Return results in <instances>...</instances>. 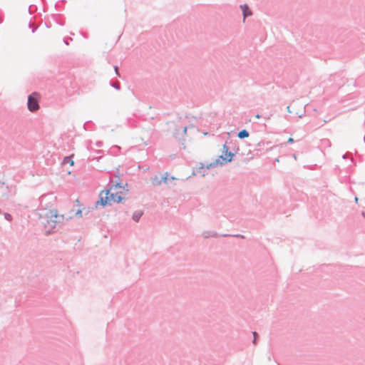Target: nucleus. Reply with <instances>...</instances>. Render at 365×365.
<instances>
[{
  "mask_svg": "<svg viewBox=\"0 0 365 365\" xmlns=\"http://www.w3.org/2000/svg\"><path fill=\"white\" fill-rule=\"evenodd\" d=\"M197 173H200L202 176H205V167L204 164L200 163V166L197 169Z\"/></svg>",
  "mask_w": 365,
  "mask_h": 365,
  "instance_id": "obj_17",
  "label": "nucleus"
},
{
  "mask_svg": "<svg viewBox=\"0 0 365 365\" xmlns=\"http://www.w3.org/2000/svg\"><path fill=\"white\" fill-rule=\"evenodd\" d=\"M4 218L9 222H11L13 220V217L10 213L4 212Z\"/></svg>",
  "mask_w": 365,
  "mask_h": 365,
  "instance_id": "obj_20",
  "label": "nucleus"
},
{
  "mask_svg": "<svg viewBox=\"0 0 365 365\" xmlns=\"http://www.w3.org/2000/svg\"><path fill=\"white\" fill-rule=\"evenodd\" d=\"M75 215L76 217H82V210L78 209L76 213H75Z\"/></svg>",
  "mask_w": 365,
  "mask_h": 365,
  "instance_id": "obj_25",
  "label": "nucleus"
},
{
  "mask_svg": "<svg viewBox=\"0 0 365 365\" xmlns=\"http://www.w3.org/2000/svg\"><path fill=\"white\" fill-rule=\"evenodd\" d=\"M219 165H221V160L220 158H217L215 161L207 165L206 169L213 168Z\"/></svg>",
  "mask_w": 365,
  "mask_h": 365,
  "instance_id": "obj_14",
  "label": "nucleus"
},
{
  "mask_svg": "<svg viewBox=\"0 0 365 365\" xmlns=\"http://www.w3.org/2000/svg\"><path fill=\"white\" fill-rule=\"evenodd\" d=\"M97 154H101V155L97 158V160L99 161V160L103 157V150H98L96 151Z\"/></svg>",
  "mask_w": 365,
  "mask_h": 365,
  "instance_id": "obj_23",
  "label": "nucleus"
},
{
  "mask_svg": "<svg viewBox=\"0 0 365 365\" xmlns=\"http://www.w3.org/2000/svg\"><path fill=\"white\" fill-rule=\"evenodd\" d=\"M114 71H115V74L118 76L120 77V71H119V68H118V66H114Z\"/></svg>",
  "mask_w": 365,
  "mask_h": 365,
  "instance_id": "obj_24",
  "label": "nucleus"
},
{
  "mask_svg": "<svg viewBox=\"0 0 365 365\" xmlns=\"http://www.w3.org/2000/svg\"><path fill=\"white\" fill-rule=\"evenodd\" d=\"M175 180V178L173 176L170 177L168 173H165L163 175L161 180L158 182L157 185L161 184V182H164L167 185L169 184V181Z\"/></svg>",
  "mask_w": 365,
  "mask_h": 365,
  "instance_id": "obj_7",
  "label": "nucleus"
},
{
  "mask_svg": "<svg viewBox=\"0 0 365 365\" xmlns=\"http://www.w3.org/2000/svg\"><path fill=\"white\" fill-rule=\"evenodd\" d=\"M73 41V38L71 37H65L63 38V42L66 45L68 46L69 45V42Z\"/></svg>",
  "mask_w": 365,
  "mask_h": 365,
  "instance_id": "obj_22",
  "label": "nucleus"
},
{
  "mask_svg": "<svg viewBox=\"0 0 365 365\" xmlns=\"http://www.w3.org/2000/svg\"><path fill=\"white\" fill-rule=\"evenodd\" d=\"M61 2H62V3H65V2H66V1H65V0H62V1H61Z\"/></svg>",
  "mask_w": 365,
  "mask_h": 365,
  "instance_id": "obj_43",
  "label": "nucleus"
},
{
  "mask_svg": "<svg viewBox=\"0 0 365 365\" xmlns=\"http://www.w3.org/2000/svg\"><path fill=\"white\" fill-rule=\"evenodd\" d=\"M96 146H97V147L101 148V147H102V146H103V142H102V141H100V140H99V141H97V142L96 143Z\"/></svg>",
  "mask_w": 365,
  "mask_h": 365,
  "instance_id": "obj_28",
  "label": "nucleus"
},
{
  "mask_svg": "<svg viewBox=\"0 0 365 365\" xmlns=\"http://www.w3.org/2000/svg\"><path fill=\"white\" fill-rule=\"evenodd\" d=\"M2 19H1V11H0V23L2 21Z\"/></svg>",
  "mask_w": 365,
  "mask_h": 365,
  "instance_id": "obj_33",
  "label": "nucleus"
},
{
  "mask_svg": "<svg viewBox=\"0 0 365 365\" xmlns=\"http://www.w3.org/2000/svg\"><path fill=\"white\" fill-rule=\"evenodd\" d=\"M55 8L57 10H63V7L61 6V5H60V3L58 1L56 3Z\"/></svg>",
  "mask_w": 365,
  "mask_h": 365,
  "instance_id": "obj_26",
  "label": "nucleus"
},
{
  "mask_svg": "<svg viewBox=\"0 0 365 365\" xmlns=\"http://www.w3.org/2000/svg\"><path fill=\"white\" fill-rule=\"evenodd\" d=\"M261 117H262L261 115H259L258 113L255 115L256 118H260Z\"/></svg>",
  "mask_w": 365,
  "mask_h": 365,
  "instance_id": "obj_32",
  "label": "nucleus"
},
{
  "mask_svg": "<svg viewBox=\"0 0 365 365\" xmlns=\"http://www.w3.org/2000/svg\"><path fill=\"white\" fill-rule=\"evenodd\" d=\"M293 157L294 158V159H297V156L295 154L293 155Z\"/></svg>",
  "mask_w": 365,
  "mask_h": 365,
  "instance_id": "obj_42",
  "label": "nucleus"
},
{
  "mask_svg": "<svg viewBox=\"0 0 365 365\" xmlns=\"http://www.w3.org/2000/svg\"><path fill=\"white\" fill-rule=\"evenodd\" d=\"M270 143H271V142H270V141H267V142H266V143H265L264 141H262H262L259 142V143L257 144V148H255V150H260L262 148V147L264 145V144L269 145Z\"/></svg>",
  "mask_w": 365,
  "mask_h": 365,
  "instance_id": "obj_18",
  "label": "nucleus"
},
{
  "mask_svg": "<svg viewBox=\"0 0 365 365\" xmlns=\"http://www.w3.org/2000/svg\"><path fill=\"white\" fill-rule=\"evenodd\" d=\"M40 94L38 92H33L28 96L27 108L32 113L37 111L39 106Z\"/></svg>",
  "mask_w": 365,
  "mask_h": 365,
  "instance_id": "obj_3",
  "label": "nucleus"
},
{
  "mask_svg": "<svg viewBox=\"0 0 365 365\" xmlns=\"http://www.w3.org/2000/svg\"><path fill=\"white\" fill-rule=\"evenodd\" d=\"M354 200H355V202H358V197H355Z\"/></svg>",
  "mask_w": 365,
  "mask_h": 365,
  "instance_id": "obj_37",
  "label": "nucleus"
},
{
  "mask_svg": "<svg viewBox=\"0 0 365 365\" xmlns=\"http://www.w3.org/2000/svg\"><path fill=\"white\" fill-rule=\"evenodd\" d=\"M235 237H241V238H244V236L243 235H234Z\"/></svg>",
  "mask_w": 365,
  "mask_h": 365,
  "instance_id": "obj_31",
  "label": "nucleus"
},
{
  "mask_svg": "<svg viewBox=\"0 0 365 365\" xmlns=\"http://www.w3.org/2000/svg\"><path fill=\"white\" fill-rule=\"evenodd\" d=\"M41 1H42V3H43L44 5H45V4H46V0H41Z\"/></svg>",
  "mask_w": 365,
  "mask_h": 365,
  "instance_id": "obj_36",
  "label": "nucleus"
},
{
  "mask_svg": "<svg viewBox=\"0 0 365 365\" xmlns=\"http://www.w3.org/2000/svg\"><path fill=\"white\" fill-rule=\"evenodd\" d=\"M114 177L117 178L118 180H116V182L114 183V182L112 180H110L107 187L113 185V187H115V188H124V185L120 181L118 170H117V173L115 174Z\"/></svg>",
  "mask_w": 365,
  "mask_h": 365,
  "instance_id": "obj_5",
  "label": "nucleus"
},
{
  "mask_svg": "<svg viewBox=\"0 0 365 365\" xmlns=\"http://www.w3.org/2000/svg\"><path fill=\"white\" fill-rule=\"evenodd\" d=\"M52 19L60 26L65 25V20L62 19V15L59 14H55L52 15Z\"/></svg>",
  "mask_w": 365,
  "mask_h": 365,
  "instance_id": "obj_8",
  "label": "nucleus"
},
{
  "mask_svg": "<svg viewBox=\"0 0 365 365\" xmlns=\"http://www.w3.org/2000/svg\"><path fill=\"white\" fill-rule=\"evenodd\" d=\"M294 142V140L292 138H289L287 141L286 143H281L279 146L280 147H283V146H286L287 143H293Z\"/></svg>",
  "mask_w": 365,
  "mask_h": 365,
  "instance_id": "obj_21",
  "label": "nucleus"
},
{
  "mask_svg": "<svg viewBox=\"0 0 365 365\" xmlns=\"http://www.w3.org/2000/svg\"><path fill=\"white\" fill-rule=\"evenodd\" d=\"M76 204L79 205L80 202L78 200H76Z\"/></svg>",
  "mask_w": 365,
  "mask_h": 365,
  "instance_id": "obj_40",
  "label": "nucleus"
},
{
  "mask_svg": "<svg viewBox=\"0 0 365 365\" xmlns=\"http://www.w3.org/2000/svg\"><path fill=\"white\" fill-rule=\"evenodd\" d=\"M179 131H180V128H175V132L173 133V136L175 138H178Z\"/></svg>",
  "mask_w": 365,
  "mask_h": 365,
  "instance_id": "obj_27",
  "label": "nucleus"
},
{
  "mask_svg": "<svg viewBox=\"0 0 365 365\" xmlns=\"http://www.w3.org/2000/svg\"><path fill=\"white\" fill-rule=\"evenodd\" d=\"M235 153L236 152L232 153L230 150V147L227 145V143H225L222 147V155H220L218 158L221 160V165L232 162Z\"/></svg>",
  "mask_w": 365,
  "mask_h": 365,
  "instance_id": "obj_4",
  "label": "nucleus"
},
{
  "mask_svg": "<svg viewBox=\"0 0 365 365\" xmlns=\"http://www.w3.org/2000/svg\"><path fill=\"white\" fill-rule=\"evenodd\" d=\"M364 143H365V136L364 137Z\"/></svg>",
  "mask_w": 365,
  "mask_h": 365,
  "instance_id": "obj_45",
  "label": "nucleus"
},
{
  "mask_svg": "<svg viewBox=\"0 0 365 365\" xmlns=\"http://www.w3.org/2000/svg\"><path fill=\"white\" fill-rule=\"evenodd\" d=\"M249 135H250V133H249L248 130H247L246 129H242L237 133V137L240 139H244L245 138H247V137H249Z\"/></svg>",
  "mask_w": 365,
  "mask_h": 365,
  "instance_id": "obj_15",
  "label": "nucleus"
},
{
  "mask_svg": "<svg viewBox=\"0 0 365 365\" xmlns=\"http://www.w3.org/2000/svg\"><path fill=\"white\" fill-rule=\"evenodd\" d=\"M122 192L115 193V202L121 203L125 200V197L122 196Z\"/></svg>",
  "mask_w": 365,
  "mask_h": 365,
  "instance_id": "obj_13",
  "label": "nucleus"
},
{
  "mask_svg": "<svg viewBox=\"0 0 365 365\" xmlns=\"http://www.w3.org/2000/svg\"><path fill=\"white\" fill-rule=\"evenodd\" d=\"M361 215H362V216L365 218V212H362Z\"/></svg>",
  "mask_w": 365,
  "mask_h": 365,
  "instance_id": "obj_38",
  "label": "nucleus"
},
{
  "mask_svg": "<svg viewBox=\"0 0 365 365\" xmlns=\"http://www.w3.org/2000/svg\"><path fill=\"white\" fill-rule=\"evenodd\" d=\"M121 150V148L118 145H113L108 153L113 155H118Z\"/></svg>",
  "mask_w": 365,
  "mask_h": 365,
  "instance_id": "obj_10",
  "label": "nucleus"
},
{
  "mask_svg": "<svg viewBox=\"0 0 365 365\" xmlns=\"http://www.w3.org/2000/svg\"><path fill=\"white\" fill-rule=\"evenodd\" d=\"M45 215L47 218L45 227H50V229L46 231L47 235L54 232L53 230L55 229L58 225L63 223L64 220V215H59L56 209L48 210Z\"/></svg>",
  "mask_w": 365,
  "mask_h": 365,
  "instance_id": "obj_1",
  "label": "nucleus"
},
{
  "mask_svg": "<svg viewBox=\"0 0 365 365\" xmlns=\"http://www.w3.org/2000/svg\"><path fill=\"white\" fill-rule=\"evenodd\" d=\"M289 108H290V106H287V111H288L289 113H291V111H290Z\"/></svg>",
  "mask_w": 365,
  "mask_h": 365,
  "instance_id": "obj_34",
  "label": "nucleus"
},
{
  "mask_svg": "<svg viewBox=\"0 0 365 365\" xmlns=\"http://www.w3.org/2000/svg\"><path fill=\"white\" fill-rule=\"evenodd\" d=\"M220 236L216 232H210L206 231L202 233V237L205 238H209V237H217Z\"/></svg>",
  "mask_w": 365,
  "mask_h": 365,
  "instance_id": "obj_12",
  "label": "nucleus"
},
{
  "mask_svg": "<svg viewBox=\"0 0 365 365\" xmlns=\"http://www.w3.org/2000/svg\"><path fill=\"white\" fill-rule=\"evenodd\" d=\"M240 8L242 9V16L244 19L252 16V11L248 6L247 4H244L242 5H240Z\"/></svg>",
  "mask_w": 365,
  "mask_h": 365,
  "instance_id": "obj_6",
  "label": "nucleus"
},
{
  "mask_svg": "<svg viewBox=\"0 0 365 365\" xmlns=\"http://www.w3.org/2000/svg\"><path fill=\"white\" fill-rule=\"evenodd\" d=\"M274 147H270L269 148H267V150H272Z\"/></svg>",
  "mask_w": 365,
  "mask_h": 365,
  "instance_id": "obj_41",
  "label": "nucleus"
},
{
  "mask_svg": "<svg viewBox=\"0 0 365 365\" xmlns=\"http://www.w3.org/2000/svg\"><path fill=\"white\" fill-rule=\"evenodd\" d=\"M252 335H253L252 344H257V339L259 338V334L256 331H252Z\"/></svg>",
  "mask_w": 365,
  "mask_h": 365,
  "instance_id": "obj_19",
  "label": "nucleus"
},
{
  "mask_svg": "<svg viewBox=\"0 0 365 365\" xmlns=\"http://www.w3.org/2000/svg\"><path fill=\"white\" fill-rule=\"evenodd\" d=\"M220 236H222V237H227V236H230V235L225 234V235H221Z\"/></svg>",
  "mask_w": 365,
  "mask_h": 365,
  "instance_id": "obj_35",
  "label": "nucleus"
},
{
  "mask_svg": "<svg viewBox=\"0 0 365 365\" xmlns=\"http://www.w3.org/2000/svg\"><path fill=\"white\" fill-rule=\"evenodd\" d=\"M73 156H74V154H71L68 156L64 157L61 164L65 165V164L69 163L71 166H73L74 165V161L73 160Z\"/></svg>",
  "mask_w": 365,
  "mask_h": 365,
  "instance_id": "obj_9",
  "label": "nucleus"
},
{
  "mask_svg": "<svg viewBox=\"0 0 365 365\" xmlns=\"http://www.w3.org/2000/svg\"><path fill=\"white\" fill-rule=\"evenodd\" d=\"M143 215V212L142 210H136L133 212L132 219L133 221L138 222H139V220Z\"/></svg>",
  "mask_w": 365,
  "mask_h": 365,
  "instance_id": "obj_11",
  "label": "nucleus"
},
{
  "mask_svg": "<svg viewBox=\"0 0 365 365\" xmlns=\"http://www.w3.org/2000/svg\"><path fill=\"white\" fill-rule=\"evenodd\" d=\"M113 185L107 187L104 190H101L98 195V200L96 202V207L101 206L105 207L107 205H112L111 201L115 202V193L110 192Z\"/></svg>",
  "mask_w": 365,
  "mask_h": 365,
  "instance_id": "obj_2",
  "label": "nucleus"
},
{
  "mask_svg": "<svg viewBox=\"0 0 365 365\" xmlns=\"http://www.w3.org/2000/svg\"><path fill=\"white\" fill-rule=\"evenodd\" d=\"M1 213H2V210H1V209L0 208V214H1Z\"/></svg>",
  "mask_w": 365,
  "mask_h": 365,
  "instance_id": "obj_44",
  "label": "nucleus"
},
{
  "mask_svg": "<svg viewBox=\"0 0 365 365\" xmlns=\"http://www.w3.org/2000/svg\"><path fill=\"white\" fill-rule=\"evenodd\" d=\"M187 126H185L183 128H182V133L184 135H185L187 133Z\"/></svg>",
  "mask_w": 365,
  "mask_h": 365,
  "instance_id": "obj_29",
  "label": "nucleus"
},
{
  "mask_svg": "<svg viewBox=\"0 0 365 365\" xmlns=\"http://www.w3.org/2000/svg\"><path fill=\"white\" fill-rule=\"evenodd\" d=\"M203 135H208V133L207 132H204Z\"/></svg>",
  "mask_w": 365,
  "mask_h": 365,
  "instance_id": "obj_39",
  "label": "nucleus"
},
{
  "mask_svg": "<svg viewBox=\"0 0 365 365\" xmlns=\"http://www.w3.org/2000/svg\"><path fill=\"white\" fill-rule=\"evenodd\" d=\"M124 185V188H123L124 190H126V191H128V183H125Z\"/></svg>",
  "mask_w": 365,
  "mask_h": 365,
  "instance_id": "obj_30",
  "label": "nucleus"
},
{
  "mask_svg": "<svg viewBox=\"0 0 365 365\" xmlns=\"http://www.w3.org/2000/svg\"><path fill=\"white\" fill-rule=\"evenodd\" d=\"M110 86L118 91H120L121 88L120 83L118 81H110Z\"/></svg>",
  "mask_w": 365,
  "mask_h": 365,
  "instance_id": "obj_16",
  "label": "nucleus"
}]
</instances>
